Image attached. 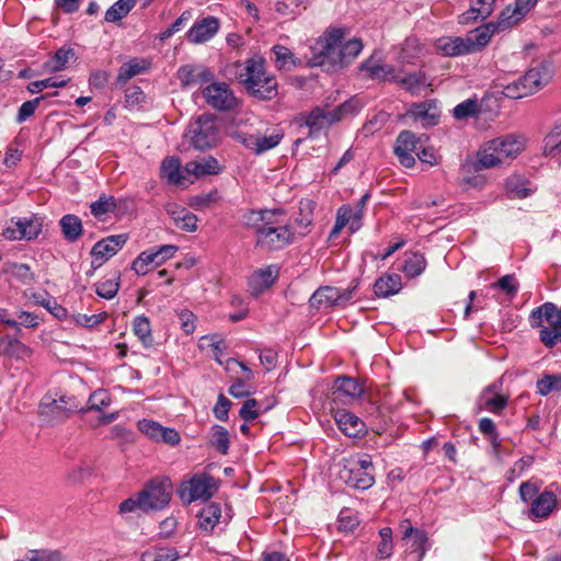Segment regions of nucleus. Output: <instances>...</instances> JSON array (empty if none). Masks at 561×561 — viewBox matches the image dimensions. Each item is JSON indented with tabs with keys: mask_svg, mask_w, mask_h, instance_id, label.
<instances>
[{
	"mask_svg": "<svg viewBox=\"0 0 561 561\" xmlns=\"http://www.w3.org/2000/svg\"><path fill=\"white\" fill-rule=\"evenodd\" d=\"M363 43L358 38L345 41V31L330 27L312 46L310 67H321L325 71H334L351 64L362 51Z\"/></svg>",
	"mask_w": 561,
	"mask_h": 561,
	"instance_id": "f257e3e1",
	"label": "nucleus"
},
{
	"mask_svg": "<svg viewBox=\"0 0 561 561\" xmlns=\"http://www.w3.org/2000/svg\"><path fill=\"white\" fill-rule=\"evenodd\" d=\"M280 210H249L243 219L247 226L254 228L256 245L267 251H278L289 245L294 240L293 230L280 216Z\"/></svg>",
	"mask_w": 561,
	"mask_h": 561,
	"instance_id": "f03ea898",
	"label": "nucleus"
},
{
	"mask_svg": "<svg viewBox=\"0 0 561 561\" xmlns=\"http://www.w3.org/2000/svg\"><path fill=\"white\" fill-rule=\"evenodd\" d=\"M239 79L247 92L259 100L267 101L277 96V80L266 71L262 57L247 59Z\"/></svg>",
	"mask_w": 561,
	"mask_h": 561,
	"instance_id": "7ed1b4c3",
	"label": "nucleus"
},
{
	"mask_svg": "<svg viewBox=\"0 0 561 561\" xmlns=\"http://www.w3.org/2000/svg\"><path fill=\"white\" fill-rule=\"evenodd\" d=\"M533 327H541L539 339L546 347L552 348L561 343V309L552 302H546L530 313Z\"/></svg>",
	"mask_w": 561,
	"mask_h": 561,
	"instance_id": "20e7f679",
	"label": "nucleus"
},
{
	"mask_svg": "<svg viewBox=\"0 0 561 561\" xmlns=\"http://www.w3.org/2000/svg\"><path fill=\"white\" fill-rule=\"evenodd\" d=\"M551 76L546 66L529 69L524 76L503 87V94L510 99L531 95L548 84Z\"/></svg>",
	"mask_w": 561,
	"mask_h": 561,
	"instance_id": "39448f33",
	"label": "nucleus"
},
{
	"mask_svg": "<svg viewBox=\"0 0 561 561\" xmlns=\"http://www.w3.org/2000/svg\"><path fill=\"white\" fill-rule=\"evenodd\" d=\"M80 409L77 399L67 394H46L39 403V414L49 423L64 421Z\"/></svg>",
	"mask_w": 561,
	"mask_h": 561,
	"instance_id": "423d86ee",
	"label": "nucleus"
},
{
	"mask_svg": "<svg viewBox=\"0 0 561 561\" xmlns=\"http://www.w3.org/2000/svg\"><path fill=\"white\" fill-rule=\"evenodd\" d=\"M340 478L351 488L367 490L375 483L374 466L368 456L350 461L340 471Z\"/></svg>",
	"mask_w": 561,
	"mask_h": 561,
	"instance_id": "0eeeda50",
	"label": "nucleus"
},
{
	"mask_svg": "<svg viewBox=\"0 0 561 561\" xmlns=\"http://www.w3.org/2000/svg\"><path fill=\"white\" fill-rule=\"evenodd\" d=\"M190 142L198 150H206L218 141L219 130L210 115H201L190 126L186 134Z\"/></svg>",
	"mask_w": 561,
	"mask_h": 561,
	"instance_id": "6e6552de",
	"label": "nucleus"
},
{
	"mask_svg": "<svg viewBox=\"0 0 561 561\" xmlns=\"http://www.w3.org/2000/svg\"><path fill=\"white\" fill-rule=\"evenodd\" d=\"M139 493L144 512L162 510L170 502L172 484L168 479H153Z\"/></svg>",
	"mask_w": 561,
	"mask_h": 561,
	"instance_id": "1a4fd4ad",
	"label": "nucleus"
},
{
	"mask_svg": "<svg viewBox=\"0 0 561 561\" xmlns=\"http://www.w3.org/2000/svg\"><path fill=\"white\" fill-rule=\"evenodd\" d=\"M178 247L173 244L160 245L157 249H149L142 251L131 263V268L138 275H146L151 266H160L167 260L171 259Z\"/></svg>",
	"mask_w": 561,
	"mask_h": 561,
	"instance_id": "9d476101",
	"label": "nucleus"
},
{
	"mask_svg": "<svg viewBox=\"0 0 561 561\" xmlns=\"http://www.w3.org/2000/svg\"><path fill=\"white\" fill-rule=\"evenodd\" d=\"M203 95L208 105L221 112L231 111L238 105L237 98L225 82H211L204 89Z\"/></svg>",
	"mask_w": 561,
	"mask_h": 561,
	"instance_id": "9b49d317",
	"label": "nucleus"
},
{
	"mask_svg": "<svg viewBox=\"0 0 561 561\" xmlns=\"http://www.w3.org/2000/svg\"><path fill=\"white\" fill-rule=\"evenodd\" d=\"M423 141V136L416 137V135L410 130H403L398 135L393 151L403 167L412 168L415 164L413 153L416 154L419 149L422 148Z\"/></svg>",
	"mask_w": 561,
	"mask_h": 561,
	"instance_id": "f8f14e48",
	"label": "nucleus"
},
{
	"mask_svg": "<svg viewBox=\"0 0 561 561\" xmlns=\"http://www.w3.org/2000/svg\"><path fill=\"white\" fill-rule=\"evenodd\" d=\"M216 489L215 479L207 474L194 476L181 488V497L188 503L196 500H208Z\"/></svg>",
	"mask_w": 561,
	"mask_h": 561,
	"instance_id": "ddd939ff",
	"label": "nucleus"
},
{
	"mask_svg": "<svg viewBox=\"0 0 561 561\" xmlns=\"http://www.w3.org/2000/svg\"><path fill=\"white\" fill-rule=\"evenodd\" d=\"M127 234L108 236L98 241L91 250L93 268L100 267L105 261L114 256L127 242Z\"/></svg>",
	"mask_w": 561,
	"mask_h": 561,
	"instance_id": "4468645a",
	"label": "nucleus"
},
{
	"mask_svg": "<svg viewBox=\"0 0 561 561\" xmlns=\"http://www.w3.org/2000/svg\"><path fill=\"white\" fill-rule=\"evenodd\" d=\"M42 231V221L37 217L14 218L11 225L3 230V236L9 240H32L38 237Z\"/></svg>",
	"mask_w": 561,
	"mask_h": 561,
	"instance_id": "2eb2a0df",
	"label": "nucleus"
},
{
	"mask_svg": "<svg viewBox=\"0 0 561 561\" xmlns=\"http://www.w3.org/2000/svg\"><path fill=\"white\" fill-rule=\"evenodd\" d=\"M538 0H515L514 7L505 8L497 20L496 31H505L516 25L536 5Z\"/></svg>",
	"mask_w": 561,
	"mask_h": 561,
	"instance_id": "dca6fc26",
	"label": "nucleus"
},
{
	"mask_svg": "<svg viewBox=\"0 0 561 561\" xmlns=\"http://www.w3.org/2000/svg\"><path fill=\"white\" fill-rule=\"evenodd\" d=\"M363 393L362 386L352 377H337L331 388L333 402L350 403Z\"/></svg>",
	"mask_w": 561,
	"mask_h": 561,
	"instance_id": "f3484780",
	"label": "nucleus"
},
{
	"mask_svg": "<svg viewBox=\"0 0 561 561\" xmlns=\"http://www.w3.org/2000/svg\"><path fill=\"white\" fill-rule=\"evenodd\" d=\"M501 386V382H494L482 390L478 399L480 410L500 414L506 408L508 397L500 392Z\"/></svg>",
	"mask_w": 561,
	"mask_h": 561,
	"instance_id": "a211bd4d",
	"label": "nucleus"
},
{
	"mask_svg": "<svg viewBox=\"0 0 561 561\" xmlns=\"http://www.w3.org/2000/svg\"><path fill=\"white\" fill-rule=\"evenodd\" d=\"M219 31V20L206 16L196 21L186 33V39L192 44H203L210 41Z\"/></svg>",
	"mask_w": 561,
	"mask_h": 561,
	"instance_id": "6ab92c4d",
	"label": "nucleus"
},
{
	"mask_svg": "<svg viewBox=\"0 0 561 561\" xmlns=\"http://www.w3.org/2000/svg\"><path fill=\"white\" fill-rule=\"evenodd\" d=\"M178 78L183 88H195L210 82L214 73L203 65H185L179 68Z\"/></svg>",
	"mask_w": 561,
	"mask_h": 561,
	"instance_id": "aec40b11",
	"label": "nucleus"
},
{
	"mask_svg": "<svg viewBox=\"0 0 561 561\" xmlns=\"http://www.w3.org/2000/svg\"><path fill=\"white\" fill-rule=\"evenodd\" d=\"M407 115L423 126H434L438 123L440 112L436 100H426L412 104Z\"/></svg>",
	"mask_w": 561,
	"mask_h": 561,
	"instance_id": "412c9836",
	"label": "nucleus"
},
{
	"mask_svg": "<svg viewBox=\"0 0 561 561\" xmlns=\"http://www.w3.org/2000/svg\"><path fill=\"white\" fill-rule=\"evenodd\" d=\"M491 149L500 156L504 164L515 159L524 150V142L520 138L507 135L492 139Z\"/></svg>",
	"mask_w": 561,
	"mask_h": 561,
	"instance_id": "4be33fe9",
	"label": "nucleus"
},
{
	"mask_svg": "<svg viewBox=\"0 0 561 561\" xmlns=\"http://www.w3.org/2000/svg\"><path fill=\"white\" fill-rule=\"evenodd\" d=\"M559 501L553 491L546 489L536 496L529 508V516L533 518H547L558 508Z\"/></svg>",
	"mask_w": 561,
	"mask_h": 561,
	"instance_id": "5701e85b",
	"label": "nucleus"
},
{
	"mask_svg": "<svg viewBox=\"0 0 561 561\" xmlns=\"http://www.w3.org/2000/svg\"><path fill=\"white\" fill-rule=\"evenodd\" d=\"M185 168L182 169L181 161L175 157H168L162 161L161 164V176L169 183L185 186L187 183H192V180L186 178Z\"/></svg>",
	"mask_w": 561,
	"mask_h": 561,
	"instance_id": "b1692460",
	"label": "nucleus"
},
{
	"mask_svg": "<svg viewBox=\"0 0 561 561\" xmlns=\"http://www.w3.org/2000/svg\"><path fill=\"white\" fill-rule=\"evenodd\" d=\"M495 0H470V8L459 16L460 24L485 20L494 11Z\"/></svg>",
	"mask_w": 561,
	"mask_h": 561,
	"instance_id": "393cba45",
	"label": "nucleus"
},
{
	"mask_svg": "<svg viewBox=\"0 0 561 561\" xmlns=\"http://www.w3.org/2000/svg\"><path fill=\"white\" fill-rule=\"evenodd\" d=\"M334 123L336 122L332 112L324 111L321 107L313 108L305 118V124L309 127L310 137L318 136L322 129L328 128Z\"/></svg>",
	"mask_w": 561,
	"mask_h": 561,
	"instance_id": "a878e982",
	"label": "nucleus"
},
{
	"mask_svg": "<svg viewBox=\"0 0 561 561\" xmlns=\"http://www.w3.org/2000/svg\"><path fill=\"white\" fill-rule=\"evenodd\" d=\"M278 273L279 268L277 265H267L264 268L255 271L249 279V285L253 293L257 295L271 287L277 279Z\"/></svg>",
	"mask_w": 561,
	"mask_h": 561,
	"instance_id": "bb28decb",
	"label": "nucleus"
},
{
	"mask_svg": "<svg viewBox=\"0 0 561 561\" xmlns=\"http://www.w3.org/2000/svg\"><path fill=\"white\" fill-rule=\"evenodd\" d=\"M150 68V61L145 58H131L124 62L119 69L116 78V85H125L131 78L146 72Z\"/></svg>",
	"mask_w": 561,
	"mask_h": 561,
	"instance_id": "cd10ccee",
	"label": "nucleus"
},
{
	"mask_svg": "<svg viewBox=\"0 0 561 561\" xmlns=\"http://www.w3.org/2000/svg\"><path fill=\"white\" fill-rule=\"evenodd\" d=\"M334 420L340 431L346 436L357 437L363 432L364 423L350 411L336 410L334 412Z\"/></svg>",
	"mask_w": 561,
	"mask_h": 561,
	"instance_id": "c85d7f7f",
	"label": "nucleus"
},
{
	"mask_svg": "<svg viewBox=\"0 0 561 561\" xmlns=\"http://www.w3.org/2000/svg\"><path fill=\"white\" fill-rule=\"evenodd\" d=\"M359 69L367 73V78L378 81H396L394 68L390 65L380 64L373 58L365 60Z\"/></svg>",
	"mask_w": 561,
	"mask_h": 561,
	"instance_id": "c756f323",
	"label": "nucleus"
},
{
	"mask_svg": "<svg viewBox=\"0 0 561 561\" xmlns=\"http://www.w3.org/2000/svg\"><path fill=\"white\" fill-rule=\"evenodd\" d=\"M337 288L333 286L319 287L309 299L310 307L320 309H329L339 305Z\"/></svg>",
	"mask_w": 561,
	"mask_h": 561,
	"instance_id": "7c9ffc66",
	"label": "nucleus"
},
{
	"mask_svg": "<svg viewBox=\"0 0 561 561\" xmlns=\"http://www.w3.org/2000/svg\"><path fill=\"white\" fill-rule=\"evenodd\" d=\"M407 559L409 561H422L428 550V537L425 530L420 529L408 538Z\"/></svg>",
	"mask_w": 561,
	"mask_h": 561,
	"instance_id": "2f4dec72",
	"label": "nucleus"
},
{
	"mask_svg": "<svg viewBox=\"0 0 561 561\" xmlns=\"http://www.w3.org/2000/svg\"><path fill=\"white\" fill-rule=\"evenodd\" d=\"M396 82L400 83L407 91L413 95H419L431 85L428 77L423 71L407 73L403 77H396Z\"/></svg>",
	"mask_w": 561,
	"mask_h": 561,
	"instance_id": "473e14b6",
	"label": "nucleus"
},
{
	"mask_svg": "<svg viewBox=\"0 0 561 561\" xmlns=\"http://www.w3.org/2000/svg\"><path fill=\"white\" fill-rule=\"evenodd\" d=\"M76 59V51L70 47L62 46L50 59L44 62L43 68L46 72H58L65 70L69 62Z\"/></svg>",
	"mask_w": 561,
	"mask_h": 561,
	"instance_id": "72a5a7b5",
	"label": "nucleus"
},
{
	"mask_svg": "<svg viewBox=\"0 0 561 561\" xmlns=\"http://www.w3.org/2000/svg\"><path fill=\"white\" fill-rule=\"evenodd\" d=\"M401 287V277L398 274H389L376 279L374 293L379 298H387L399 293Z\"/></svg>",
	"mask_w": 561,
	"mask_h": 561,
	"instance_id": "f704fd0d",
	"label": "nucleus"
},
{
	"mask_svg": "<svg viewBox=\"0 0 561 561\" xmlns=\"http://www.w3.org/2000/svg\"><path fill=\"white\" fill-rule=\"evenodd\" d=\"M219 163L217 159L208 157L199 161H190L185 164V172L188 175L199 178L208 174H217L219 172Z\"/></svg>",
	"mask_w": 561,
	"mask_h": 561,
	"instance_id": "c9c22d12",
	"label": "nucleus"
},
{
	"mask_svg": "<svg viewBox=\"0 0 561 561\" xmlns=\"http://www.w3.org/2000/svg\"><path fill=\"white\" fill-rule=\"evenodd\" d=\"M437 48L445 56H460L470 54L465 37H447L438 41Z\"/></svg>",
	"mask_w": 561,
	"mask_h": 561,
	"instance_id": "e433bc0d",
	"label": "nucleus"
},
{
	"mask_svg": "<svg viewBox=\"0 0 561 561\" xmlns=\"http://www.w3.org/2000/svg\"><path fill=\"white\" fill-rule=\"evenodd\" d=\"M59 224L65 239L69 242L77 241L82 234V222L76 215H65Z\"/></svg>",
	"mask_w": 561,
	"mask_h": 561,
	"instance_id": "4c0bfd02",
	"label": "nucleus"
},
{
	"mask_svg": "<svg viewBox=\"0 0 561 561\" xmlns=\"http://www.w3.org/2000/svg\"><path fill=\"white\" fill-rule=\"evenodd\" d=\"M503 164L499 154L491 149V140L488 141L478 152L474 163L476 170H484Z\"/></svg>",
	"mask_w": 561,
	"mask_h": 561,
	"instance_id": "58836bf2",
	"label": "nucleus"
},
{
	"mask_svg": "<svg viewBox=\"0 0 561 561\" xmlns=\"http://www.w3.org/2000/svg\"><path fill=\"white\" fill-rule=\"evenodd\" d=\"M505 188L513 198H525L533 193L529 182L519 175H512L506 179Z\"/></svg>",
	"mask_w": 561,
	"mask_h": 561,
	"instance_id": "ea45409f",
	"label": "nucleus"
},
{
	"mask_svg": "<svg viewBox=\"0 0 561 561\" xmlns=\"http://www.w3.org/2000/svg\"><path fill=\"white\" fill-rule=\"evenodd\" d=\"M272 51L275 55V65L278 69L290 70L300 64L298 58L286 46L274 45Z\"/></svg>",
	"mask_w": 561,
	"mask_h": 561,
	"instance_id": "a19ab883",
	"label": "nucleus"
},
{
	"mask_svg": "<svg viewBox=\"0 0 561 561\" xmlns=\"http://www.w3.org/2000/svg\"><path fill=\"white\" fill-rule=\"evenodd\" d=\"M336 220H342L343 226H347L354 233L362 227V210H353L350 205H342L337 209Z\"/></svg>",
	"mask_w": 561,
	"mask_h": 561,
	"instance_id": "79ce46f5",
	"label": "nucleus"
},
{
	"mask_svg": "<svg viewBox=\"0 0 561 561\" xmlns=\"http://www.w3.org/2000/svg\"><path fill=\"white\" fill-rule=\"evenodd\" d=\"M15 561H65V557L57 549H31Z\"/></svg>",
	"mask_w": 561,
	"mask_h": 561,
	"instance_id": "37998d69",
	"label": "nucleus"
},
{
	"mask_svg": "<svg viewBox=\"0 0 561 561\" xmlns=\"http://www.w3.org/2000/svg\"><path fill=\"white\" fill-rule=\"evenodd\" d=\"M221 508L218 504L210 503L206 505L199 514V526L204 530H213L219 523Z\"/></svg>",
	"mask_w": 561,
	"mask_h": 561,
	"instance_id": "c03bdc74",
	"label": "nucleus"
},
{
	"mask_svg": "<svg viewBox=\"0 0 561 561\" xmlns=\"http://www.w3.org/2000/svg\"><path fill=\"white\" fill-rule=\"evenodd\" d=\"M426 267V260L423 254L414 252L410 254L403 263L402 272L405 276L413 278L421 275Z\"/></svg>",
	"mask_w": 561,
	"mask_h": 561,
	"instance_id": "a18cd8bd",
	"label": "nucleus"
},
{
	"mask_svg": "<svg viewBox=\"0 0 561 561\" xmlns=\"http://www.w3.org/2000/svg\"><path fill=\"white\" fill-rule=\"evenodd\" d=\"M32 298L36 305L44 307L51 314H54L57 319L62 320L68 316V311L62 306L58 305L55 298L45 297V294L35 293L32 295Z\"/></svg>",
	"mask_w": 561,
	"mask_h": 561,
	"instance_id": "49530a36",
	"label": "nucleus"
},
{
	"mask_svg": "<svg viewBox=\"0 0 561 561\" xmlns=\"http://www.w3.org/2000/svg\"><path fill=\"white\" fill-rule=\"evenodd\" d=\"M133 331L141 341L142 345L149 347L152 345L153 339L151 334L150 321L145 316H138L133 321Z\"/></svg>",
	"mask_w": 561,
	"mask_h": 561,
	"instance_id": "de8ad7c7",
	"label": "nucleus"
},
{
	"mask_svg": "<svg viewBox=\"0 0 561 561\" xmlns=\"http://www.w3.org/2000/svg\"><path fill=\"white\" fill-rule=\"evenodd\" d=\"M465 38L470 54H472L486 46L491 39V35L488 27H478L470 32Z\"/></svg>",
	"mask_w": 561,
	"mask_h": 561,
	"instance_id": "09e8293b",
	"label": "nucleus"
},
{
	"mask_svg": "<svg viewBox=\"0 0 561 561\" xmlns=\"http://www.w3.org/2000/svg\"><path fill=\"white\" fill-rule=\"evenodd\" d=\"M136 0H118L105 12V21L118 22L135 7Z\"/></svg>",
	"mask_w": 561,
	"mask_h": 561,
	"instance_id": "8fccbe9b",
	"label": "nucleus"
},
{
	"mask_svg": "<svg viewBox=\"0 0 561 561\" xmlns=\"http://www.w3.org/2000/svg\"><path fill=\"white\" fill-rule=\"evenodd\" d=\"M209 443L221 455H227L230 447V437L228 431L221 425H214L211 427V437Z\"/></svg>",
	"mask_w": 561,
	"mask_h": 561,
	"instance_id": "3c124183",
	"label": "nucleus"
},
{
	"mask_svg": "<svg viewBox=\"0 0 561 561\" xmlns=\"http://www.w3.org/2000/svg\"><path fill=\"white\" fill-rule=\"evenodd\" d=\"M537 392L546 397L552 391H561V374H546L536 382Z\"/></svg>",
	"mask_w": 561,
	"mask_h": 561,
	"instance_id": "603ef678",
	"label": "nucleus"
},
{
	"mask_svg": "<svg viewBox=\"0 0 561 561\" xmlns=\"http://www.w3.org/2000/svg\"><path fill=\"white\" fill-rule=\"evenodd\" d=\"M119 289V274L116 273L114 277L101 280L95 284L96 294L104 299H113Z\"/></svg>",
	"mask_w": 561,
	"mask_h": 561,
	"instance_id": "864d4df0",
	"label": "nucleus"
},
{
	"mask_svg": "<svg viewBox=\"0 0 561 561\" xmlns=\"http://www.w3.org/2000/svg\"><path fill=\"white\" fill-rule=\"evenodd\" d=\"M556 151H561V123L557 124L543 139V154L552 156Z\"/></svg>",
	"mask_w": 561,
	"mask_h": 561,
	"instance_id": "5fc2aeb1",
	"label": "nucleus"
},
{
	"mask_svg": "<svg viewBox=\"0 0 561 561\" xmlns=\"http://www.w3.org/2000/svg\"><path fill=\"white\" fill-rule=\"evenodd\" d=\"M115 207V198L113 196H106L103 194L99 197V199L91 204L90 209L94 217L101 218L103 215L114 211Z\"/></svg>",
	"mask_w": 561,
	"mask_h": 561,
	"instance_id": "6e6d98bb",
	"label": "nucleus"
},
{
	"mask_svg": "<svg viewBox=\"0 0 561 561\" xmlns=\"http://www.w3.org/2000/svg\"><path fill=\"white\" fill-rule=\"evenodd\" d=\"M362 107L359 100L356 98H351L340 104L337 107L332 110L333 116H335V122H339L347 116H352L356 114Z\"/></svg>",
	"mask_w": 561,
	"mask_h": 561,
	"instance_id": "4d7b16f0",
	"label": "nucleus"
},
{
	"mask_svg": "<svg viewBox=\"0 0 561 561\" xmlns=\"http://www.w3.org/2000/svg\"><path fill=\"white\" fill-rule=\"evenodd\" d=\"M8 344V350L5 351V355L8 357H12L15 359H25L32 356L33 351L26 344L22 343L20 340L11 337Z\"/></svg>",
	"mask_w": 561,
	"mask_h": 561,
	"instance_id": "13d9d810",
	"label": "nucleus"
},
{
	"mask_svg": "<svg viewBox=\"0 0 561 561\" xmlns=\"http://www.w3.org/2000/svg\"><path fill=\"white\" fill-rule=\"evenodd\" d=\"M179 553L174 548L159 549L156 552H144L140 561H176Z\"/></svg>",
	"mask_w": 561,
	"mask_h": 561,
	"instance_id": "bf43d9fd",
	"label": "nucleus"
},
{
	"mask_svg": "<svg viewBox=\"0 0 561 561\" xmlns=\"http://www.w3.org/2000/svg\"><path fill=\"white\" fill-rule=\"evenodd\" d=\"M111 402L110 393L104 389L95 390L89 398L88 409L102 411Z\"/></svg>",
	"mask_w": 561,
	"mask_h": 561,
	"instance_id": "052dcab7",
	"label": "nucleus"
},
{
	"mask_svg": "<svg viewBox=\"0 0 561 561\" xmlns=\"http://www.w3.org/2000/svg\"><path fill=\"white\" fill-rule=\"evenodd\" d=\"M478 112V103L476 100L468 99L455 106L453 113L455 118L465 119L473 116Z\"/></svg>",
	"mask_w": 561,
	"mask_h": 561,
	"instance_id": "680f3d73",
	"label": "nucleus"
},
{
	"mask_svg": "<svg viewBox=\"0 0 561 561\" xmlns=\"http://www.w3.org/2000/svg\"><path fill=\"white\" fill-rule=\"evenodd\" d=\"M44 99L45 96L42 95L39 98H35L33 100L24 102L18 111L16 122L21 124L28 119L31 116H33L41 101H43Z\"/></svg>",
	"mask_w": 561,
	"mask_h": 561,
	"instance_id": "e2e57ef3",
	"label": "nucleus"
},
{
	"mask_svg": "<svg viewBox=\"0 0 561 561\" xmlns=\"http://www.w3.org/2000/svg\"><path fill=\"white\" fill-rule=\"evenodd\" d=\"M492 288H499L510 296H515L518 291V282L515 276L507 274L501 277L496 283L491 284Z\"/></svg>",
	"mask_w": 561,
	"mask_h": 561,
	"instance_id": "0e129e2a",
	"label": "nucleus"
},
{
	"mask_svg": "<svg viewBox=\"0 0 561 561\" xmlns=\"http://www.w3.org/2000/svg\"><path fill=\"white\" fill-rule=\"evenodd\" d=\"M283 136L280 130H274L271 135L259 136L257 154L275 148L283 139Z\"/></svg>",
	"mask_w": 561,
	"mask_h": 561,
	"instance_id": "69168bd1",
	"label": "nucleus"
},
{
	"mask_svg": "<svg viewBox=\"0 0 561 561\" xmlns=\"http://www.w3.org/2000/svg\"><path fill=\"white\" fill-rule=\"evenodd\" d=\"M201 347H209L214 355H215V359L218 362V363H221L220 362V358L219 356L222 354L224 350H225V345H224V340L220 339L219 336L217 335H211V336H203L201 339Z\"/></svg>",
	"mask_w": 561,
	"mask_h": 561,
	"instance_id": "338daca9",
	"label": "nucleus"
},
{
	"mask_svg": "<svg viewBox=\"0 0 561 561\" xmlns=\"http://www.w3.org/2000/svg\"><path fill=\"white\" fill-rule=\"evenodd\" d=\"M138 430L147 437L154 440H160L162 425H160L158 422L144 419L138 422Z\"/></svg>",
	"mask_w": 561,
	"mask_h": 561,
	"instance_id": "774afa93",
	"label": "nucleus"
}]
</instances>
